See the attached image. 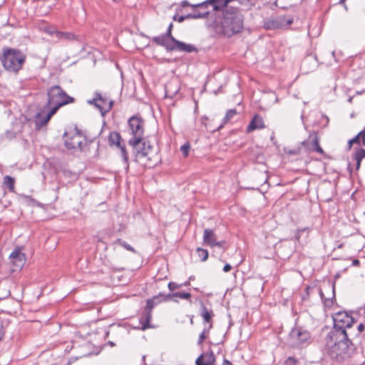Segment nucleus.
<instances>
[{
  "label": "nucleus",
  "mask_w": 365,
  "mask_h": 365,
  "mask_svg": "<svg viewBox=\"0 0 365 365\" xmlns=\"http://www.w3.org/2000/svg\"><path fill=\"white\" fill-rule=\"evenodd\" d=\"M190 149V145L189 143H185L182 145L180 148V150L185 157L187 156Z\"/></svg>",
  "instance_id": "34"
},
{
  "label": "nucleus",
  "mask_w": 365,
  "mask_h": 365,
  "mask_svg": "<svg viewBox=\"0 0 365 365\" xmlns=\"http://www.w3.org/2000/svg\"><path fill=\"white\" fill-rule=\"evenodd\" d=\"M293 22L292 18H287L285 16H280L275 19H271L266 21L264 24V27L266 29H276L287 27Z\"/></svg>",
  "instance_id": "8"
},
{
  "label": "nucleus",
  "mask_w": 365,
  "mask_h": 365,
  "mask_svg": "<svg viewBox=\"0 0 365 365\" xmlns=\"http://www.w3.org/2000/svg\"><path fill=\"white\" fill-rule=\"evenodd\" d=\"M203 242L205 245L212 247L217 246L221 248H224L225 244L224 240L218 241L217 235L210 229H205L204 230Z\"/></svg>",
  "instance_id": "12"
},
{
  "label": "nucleus",
  "mask_w": 365,
  "mask_h": 365,
  "mask_svg": "<svg viewBox=\"0 0 365 365\" xmlns=\"http://www.w3.org/2000/svg\"><path fill=\"white\" fill-rule=\"evenodd\" d=\"M193 5H194V4H190L188 3V1H183L182 2V6H183V7H184V6H192H192H193ZM197 6H193V8H197Z\"/></svg>",
  "instance_id": "42"
},
{
  "label": "nucleus",
  "mask_w": 365,
  "mask_h": 365,
  "mask_svg": "<svg viewBox=\"0 0 365 365\" xmlns=\"http://www.w3.org/2000/svg\"><path fill=\"white\" fill-rule=\"evenodd\" d=\"M290 336L294 341V345L299 347L304 346L310 339L309 332L299 328L293 329Z\"/></svg>",
  "instance_id": "10"
},
{
  "label": "nucleus",
  "mask_w": 365,
  "mask_h": 365,
  "mask_svg": "<svg viewBox=\"0 0 365 365\" xmlns=\"http://www.w3.org/2000/svg\"><path fill=\"white\" fill-rule=\"evenodd\" d=\"M212 327V324H210L208 325L207 327H205L202 333L199 336V339L197 341V344L199 345L202 344L204 341V340L206 339L208 332L210 331V329Z\"/></svg>",
  "instance_id": "28"
},
{
  "label": "nucleus",
  "mask_w": 365,
  "mask_h": 365,
  "mask_svg": "<svg viewBox=\"0 0 365 365\" xmlns=\"http://www.w3.org/2000/svg\"><path fill=\"white\" fill-rule=\"evenodd\" d=\"M222 33L230 37L243 29V16L237 8H227L221 22Z\"/></svg>",
  "instance_id": "3"
},
{
  "label": "nucleus",
  "mask_w": 365,
  "mask_h": 365,
  "mask_svg": "<svg viewBox=\"0 0 365 365\" xmlns=\"http://www.w3.org/2000/svg\"><path fill=\"white\" fill-rule=\"evenodd\" d=\"M211 365H215V363H212Z\"/></svg>",
  "instance_id": "50"
},
{
  "label": "nucleus",
  "mask_w": 365,
  "mask_h": 365,
  "mask_svg": "<svg viewBox=\"0 0 365 365\" xmlns=\"http://www.w3.org/2000/svg\"><path fill=\"white\" fill-rule=\"evenodd\" d=\"M215 362V356L212 351L202 354L195 361L196 365H211Z\"/></svg>",
  "instance_id": "15"
},
{
  "label": "nucleus",
  "mask_w": 365,
  "mask_h": 365,
  "mask_svg": "<svg viewBox=\"0 0 365 365\" xmlns=\"http://www.w3.org/2000/svg\"><path fill=\"white\" fill-rule=\"evenodd\" d=\"M173 25L172 23L170 24V25L168 27L167 31L164 35L167 36L170 41L174 42L175 46H177L178 48V51L182 52H187V53H192L197 51V48L195 47V46L192 44H187L184 42L180 41L175 38L172 35V29H173Z\"/></svg>",
  "instance_id": "9"
},
{
  "label": "nucleus",
  "mask_w": 365,
  "mask_h": 365,
  "mask_svg": "<svg viewBox=\"0 0 365 365\" xmlns=\"http://www.w3.org/2000/svg\"><path fill=\"white\" fill-rule=\"evenodd\" d=\"M189 19V18L187 17V15H186V16H179L178 15L175 14V15H174V16H173V19L174 21H178V22H180V23H181V22L184 21H185V19Z\"/></svg>",
  "instance_id": "36"
},
{
  "label": "nucleus",
  "mask_w": 365,
  "mask_h": 365,
  "mask_svg": "<svg viewBox=\"0 0 365 365\" xmlns=\"http://www.w3.org/2000/svg\"><path fill=\"white\" fill-rule=\"evenodd\" d=\"M359 264H360V262H359V259H354V260L352 261V265H353V266H358V265H359Z\"/></svg>",
  "instance_id": "44"
},
{
  "label": "nucleus",
  "mask_w": 365,
  "mask_h": 365,
  "mask_svg": "<svg viewBox=\"0 0 365 365\" xmlns=\"http://www.w3.org/2000/svg\"><path fill=\"white\" fill-rule=\"evenodd\" d=\"M318 66L317 58L315 55L309 54L307 56L302 63V70L304 73L315 70Z\"/></svg>",
  "instance_id": "13"
},
{
  "label": "nucleus",
  "mask_w": 365,
  "mask_h": 365,
  "mask_svg": "<svg viewBox=\"0 0 365 365\" xmlns=\"http://www.w3.org/2000/svg\"><path fill=\"white\" fill-rule=\"evenodd\" d=\"M358 331L361 332L364 329V326L362 323L359 324L357 327Z\"/></svg>",
  "instance_id": "43"
},
{
  "label": "nucleus",
  "mask_w": 365,
  "mask_h": 365,
  "mask_svg": "<svg viewBox=\"0 0 365 365\" xmlns=\"http://www.w3.org/2000/svg\"><path fill=\"white\" fill-rule=\"evenodd\" d=\"M10 262L14 266V271L21 269L25 264L26 258L20 249H15L9 256Z\"/></svg>",
  "instance_id": "11"
},
{
  "label": "nucleus",
  "mask_w": 365,
  "mask_h": 365,
  "mask_svg": "<svg viewBox=\"0 0 365 365\" xmlns=\"http://www.w3.org/2000/svg\"><path fill=\"white\" fill-rule=\"evenodd\" d=\"M237 114V110L235 109H230L227 111L226 115L223 119L224 123H226L229 122L235 115Z\"/></svg>",
  "instance_id": "31"
},
{
  "label": "nucleus",
  "mask_w": 365,
  "mask_h": 365,
  "mask_svg": "<svg viewBox=\"0 0 365 365\" xmlns=\"http://www.w3.org/2000/svg\"><path fill=\"white\" fill-rule=\"evenodd\" d=\"M55 31H57L54 30V29H48V33L50 34H55Z\"/></svg>",
  "instance_id": "46"
},
{
  "label": "nucleus",
  "mask_w": 365,
  "mask_h": 365,
  "mask_svg": "<svg viewBox=\"0 0 365 365\" xmlns=\"http://www.w3.org/2000/svg\"><path fill=\"white\" fill-rule=\"evenodd\" d=\"M232 269V267L229 264H226L223 267V271L225 272H229Z\"/></svg>",
  "instance_id": "41"
},
{
  "label": "nucleus",
  "mask_w": 365,
  "mask_h": 365,
  "mask_svg": "<svg viewBox=\"0 0 365 365\" xmlns=\"http://www.w3.org/2000/svg\"><path fill=\"white\" fill-rule=\"evenodd\" d=\"M331 54H332V56L334 57L335 52H334V51H332V52H331Z\"/></svg>",
  "instance_id": "49"
},
{
  "label": "nucleus",
  "mask_w": 365,
  "mask_h": 365,
  "mask_svg": "<svg viewBox=\"0 0 365 365\" xmlns=\"http://www.w3.org/2000/svg\"><path fill=\"white\" fill-rule=\"evenodd\" d=\"M115 243L119 244L120 246L123 247L125 249H126L128 251H130V252H135V249L132 246H130L127 242H125V241H123L120 239H118L115 242Z\"/></svg>",
  "instance_id": "32"
},
{
  "label": "nucleus",
  "mask_w": 365,
  "mask_h": 365,
  "mask_svg": "<svg viewBox=\"0 0 365 365\" xmlns=\"http://www.w3.org/2000/svg\"><path fill=\"white\" fill-rule=\"evenodd\" d=\"M356 137H358L359 139L361 138V140H362V145H365V129H364L361 131H360L358 133V135H356Z\"/></svg>",
  "instance_id": "38"
},
{
  "label": "nucleus",
  "mask_w": 365,
  "mask_h": 365,
  "mask_svg": "<svg viewBox=\"0 0 365 365\" xmlns=\"http://www.w3.org/2000/svg\"><path fill=\"white\" fill-rule=\"evenodd\" d=\"M128 124L129 133L132 135L128 144L133 148L135 158L141 160L147 157L149 158L153 146L144 137V120L140 116L133 115L128 119Z\"/></svg>",
  "instance_id": "1"
},
{
  "label": "nucleus",
  "mask_w": 365,
  "mask_h": 365,
  "mask_svg": "<svg viewBox=\"0 0 365 365\" xmlns=\"http://www.w3.org/2000/svg\"><path fill=\"white\" fill-rule=\"evenodd\" d=\"M55 109H51L49 112L46 115H43L42 113H38L36 116V127L37 128H41L47 124L49 121L50 118L55 114Z\"/></svg>",
  "instance_id": "16"
},
{
  "label": "nucleus",
  "mask_w": 365,
  "mask_h": 365,
  "mask_svg": "<svg viewBox=\"0 0 365 365\" xmlns=\"http://www.w3.org/2000/svg\"><path fill=\"white\" fill-rule=\"evenodd\" d=\"M296 238H297V240H299V234H297V235Z\"/></svg>",
  "instance_id": "48"
},
{
  "label": "nucleus",
  "mask_w": 365,
  "mask_h": 365,
  "mask_svg": "<svg viewBox=\"0 0 365 365\" xmlns=\"http://www.w3.org/2000/svg\"><path fill=\"white\" fill-rule=\"evenodd\" d=\"M200 315L205 323L212 324V317L214 316V314L212 310H208L203 303H201Z\"/></svg>",
  "instance_id": "21"
},
{
  "label": "nucleus",
  "mask_w": 365,
  "mask_h": 365,
  "mask_svg": "<svg viewBox=\"0 0 365 365\" xmlns=\"http://www.w3.org/2000/svg\"><path fill=\"white\" fill-rule=\"evenodd\" d=\"M298 363V359L293 356H289L284 361L285 365H295Z\"/></svg>",
  "instance_id": "35"
},
{
  "label": "nucleus",
  "mask_w": 365,
  "mask_h": 365,
  "mask_svg": "<svg viewBox=\"0 0 365 365\" xmlns=\"http://www.w3.org/2000/svg\"><path fill=\"white\" fill-rule=\"evenodd\" d=\"M55 35L56 37L60 40H65L68 41L78 40V37L77 36L70 32L55 31Z\"/></svg>",
  "instance_id": "20"
},
{
  "label": "nucleus",
  "mask_w": 365,
  "mask_h": 365,
  "mask_svg": "<svg viewBox=\"0 0 365 365\" xmlns=\"http://www.w3.org/2000/svg\"><path fill=\"white\" fill-rule=\"evenodd\" d=\"M87 103L93 105L101 113L102 115L108 113L113 106V102L109 101L106 97L103 96L100 93H96L93 99L88 100Z\"/></svg>",
  "instance_id": "7"
},
{
  "label": "nucleus",
  "mask_w": 365,
  "mask_h": 365,
  "mask_svg": "<svg viewBox=\"0 0 365 365\" xmlns=\"http://www.w3.org/2000/svg\"><path fill=\"white\" fill-rule=\"evenodd\" d=\"M152 319V312L143 310L142 316L140 318V324L142 325L141 329L145 330L151 328L150 321Z\"/></svg>",
  "instance_id": "19"
},
{
  "label": "nucleus",
  "mask_w": 365,
  "mask_h": 365,
  "mask_svg": "<svg viewBox=\"0 0 365 365\" xmlns=\"http://www.w3.org/2000/svg\"><path fill=\"white\" fill-rule=\"evenodd\" d=\"M165 294H160L159 295L154 296L151 299H148L146 302V306L144 308V310L152 312L153 309L160 302L165 301L164 300Z\"/></svg>",
  "instance_id": "17"
},
{
  "label": "nucleus",
  "mask_w": 365,
  "mask_h": 365,
  "mask_svg": "<svg viewBox=\"0 0 365 365\" xmlns=\"http://www.w3.org/2000/svg\"><path fill=\"white\" fill-rule=\"evenodd\" d=\"M264 128L263 119L259 115H255L247 127V131L251 132L256 129Z\"/></svg>",
  "instance_id": "18"
},
{
  "label": "nucleus",
  "mask_w": 365,
  "mask_h": 365,
  "mask_svg": "<svg viewBox=\"0 0 365 365\" xmlns=\"http://www.w3.org/2000/svg\"><path fill=\"white\" fill-rule=\"evenodd\" d=\"M182 286V284H178L175 282H170L168 284V289L170 291H174L175 289H178V288L181 287Z\"/></svg>",
  "instance_id": "37"
},
{
  "label": "nucleus",
  "mask_w": 365,
  "mask_h": 365,
  "mask_svg": "<svg viewBox=\"0 0 365 365\" xmlns=\"http://www.w3.org/2000/svg\"><path fill=\"white\" fill-rule=\"evenodd\" d=\"M196 252L197 253L198 257L201 259L202 261H205L208 257V252L207 250L202 248H197Z\"/></svg>",
  "instance_id": "30"
},
{
  "label": "nucleus",
  "mask_w": 365,
  "mask_h": 365,
  "mask_svg": "<svg viewBox=\"0 0 365 365\" xmlns=\"http://www.w3.org/2000/svg\"><path fill=\"white\" fill-rule=\"evenodd\" d=\"M312 138V144L313 146V149L319 153H321V154L323 153L324 151L319 145V140L317 135H314Z\"/></svg>",
  "instance_id": "26"
},
{
  "label": "nucleus",
  "mask_w": 365,
  "mask_h": 365,
  "mask_svg": "<svg viewBox=\"0 0 365 365\" xmlns=\"http://www.w3.org/2000/svg\"><path fill=\"white\" fill-rule=\"evenodd\" d=\"M26 60V56L19 50L4 48L1 62L4 68L10 72L17 73L21 69Z\"/></svg>",
  "instance_id": "4"
},
{
  "label": "nucleus",
  "mask_w": 365,
  "mask_h": 365,
  "mask_svg": "<svg viewBox=\"0 0 365 365\" xmlns=\"http://www.w3.org/2000/svg\"><path fill=\"white\" fill-rule=\"evenodd\" d=\"M210 14L208 11H202V12H196L194 14H187V17L189 19H205L207 18Z\"/></svg>",
  "instance_id": "29"
},
{
  "label": "nucleus",
  "mask_w": 365,
  "mask_h": 365,
  "mask_svg": "<svg viewBox=\"0 0 365 365\" xmlns=\"http://www.w3.org/2000/svg\"><path fill=\"white\" fill-rule=\"evenodd\" d=\"M182 286H188L190 285V282H185V283L182 284Z\"/></svg>",
  "instance_id": "47"
},
{
  "label": "nucleus",
  "mask_w": 365,
  "mask_h": 365,
  "mask_svg": "<svg viewBox=\"0 0 365 365\" xmlns=\"http://www.w3.org/2000/svg\"><path fill=\"white\" fill-rule=\"evenodd\" d=\"M4 184L11 192L14 190L15 180L11 176L6 175L4 178Z\"/></svg>",
  "instance_id": "25"
},
{
  "label": "nucleus",
  "mask_w": 365,
  "mask_h": 365,
  "mask_svg": "<svg viewBox=\"0 0 365 365\" xmlns=\"http://www.w3.org/2000/svg\"><path fill=\"white\" fill-rule=\"evenodd\" d=\"M118 148H120V154H121V156L123 159V161L127 163L128 161V152L126 150V148H125V146L124 145H120L118 146Z\"/></svg>",
  "instance_id": "33"
},
{
  "label": "nucleus",
  "mask_w": 365,
  "mask_h": 365,
  "mask_svg": "<svg viewBox=\"0 0 365 365\" xmlns=\"http://www.w3.org/2000/svg\"><path fill=\"white\" fill-rule=\"evenodd\" d=\"M350 334H334L329 332L327 336V346L329 355L342 361L351 357L355 351V346L349 339Z\"/></svg>",
  "instance_id": "2"
},
{
  "label": "nucleus",
  "mask_w": 365,
  "mask_h": 365,
  "mask_svg": "<svg viewBox=\"0 0 365 365\" xmlns=\"http://www.w3.org/2000/svg\"><path fill=\"white\" fill-rule=\"evenodd\" d=\"M173 297H180L182 299H190L191 294L189 292H174L165 295L164 300H168Z\"/></svg>",
  "instance_id": "23"
},
{
  "label": "nucleus",
  "mask_w": 365,
  "mask_h": 365,
  "mask_svg": "<svg viewBox=\"0 0 365 365\" xmlns=\"http://www.w3.org/2000/svg\"><path fill=\"white\" fill-rule=\"evenodd\" d=\"M223 364L224 365H232V363L230 361L227 360V359L224 360Z\"/></svg>",
  "instance_id": "45"
},
{
  "label": "nucleus",
  "mask_w": 365,
  "mask_h": 365,
  "mask_svg": "<svg viewBox=\"0 0 365 365\" xmlns=\"http://www.w3.org/2000/svg\"><path fill=\"white\" fill-rule=\"evenodd\" d=\"M4 334H5V332L4 330L2 322L0 321V341H1L2 339L4 338Z\"/></svg>",
  "instance_id": "40"
},
{
  "label": "nucleus",
  "mask_w": 365,
  "mask_h": 365,
  "mask_svg": "<svg viewBox=\"0 0 365 365\" xmlns=\"http://www.w3.org/2000/svg\"><path fill=\"white\" fill-rule=\"evenodd\" d=\"M334 327L330 332L334 334H349L347 329L351 328L352 325L355 323V320L352 317L349 315L346 312H338L333 317Z\"/></svg>",
  "instance_id": "6"
},
{
  "label": "nucleus",
  "mask_w": 365,
  "mask_h": 365,
  "mask_svg": "<svg viewBox=\"0 0 365 365\" xmlns=\"http://www.w3.org/2000/svg\"><path fill=\"white\" fill-rule=\"evenodd\" d=\"M353 143H359V139L355 136L354 138L349 140V148L350 149Z\"/></svg>",
  "instance_id": "39"
},
{
  "label": "nucleus",
  "mask_w": 365,
  "mask_h": 365,
  "mask_svg": "<svg viewBox=\"0 0 365 365\" xmlns=\"http://www.w3.org/2000/svg\"><path fill=\"white\" fill-rule=\"evenodd\" d=\"M73 98L68 96L60 86H52L48 91L47 106L55 109V113L61 106L73 102Z\"/></svg>",
  "instance_id": "5"
},
{
  "label": "nucleus",
  "mask_w": 365,
  "mask_h": 365,
  "mask_svg": "<svg viewBox=\"0 0 365 365\" xmlns=\"http://www.w3.org/2000/svg\"><path fill=\"white\" fill-rule=\"evenodd\" d=\"M66 146L68 149L78 148L80 150H82L83 149V143L81 140H76V138H73L71 143L66 142Z\"/></svg>",
  "instance_id": "24"
},
{
  "label": "nucleus",
  "mask_w": 365,
  "mask_h": 365,
  "mask_svg": "<svg viewBox=\"0 0 365 365\" xmlns=\"http://www.w3.org/2000/svg\"><path fill=\"white\" fill-rule=\"evenodd\" d=\"M153 42L155 43L158 46H161L167 51H178V46H175L174 42L170 41L167 36H165L164 34H162L158 36H154L152 38Z\"/></svg>",
  "instance_id": "14"
},
{
  "label": "nucleus",
  "mask_w": 365,
  "mask_h": 365,
  "mask_svg": "<svg viewBox=\"0 0 365 365\" xmlns=\"http://www.w3.org/2000/svg\"><path fill=\"white\" fill-rule=\"evenodd\" d=\"M364 153H362V148L359 149L354 154V160H356V169L358 170L360 168L361 163L363 158H364Z\"/></svg>",
  "instance_id": "27"
},
{
  "label": "nucleus",
  "mask_w": 365,
  "mask_h": 365,
  "mask_svg": "<svg viewBox=\"0 0 365 365\" xmlns=\"http://www.w3.org/2000/svg\"><path fill=\"white\" fill-rule=\"evenodd\" d=\"M120 140L121 136L117 132H111L108 136V141L110 145H117L118 147L120 145Z\"/></svg>",
  "instance_id": "22"
}]
</instances>
